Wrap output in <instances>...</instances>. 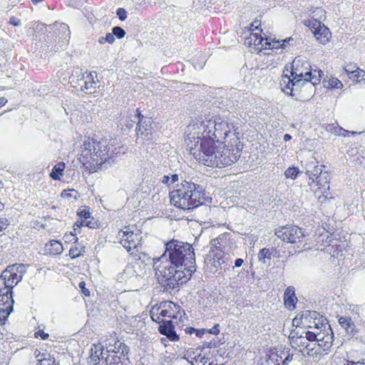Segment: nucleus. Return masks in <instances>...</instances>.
<instances>
[{"label":"nucleus","instance_id":"f704fd0d","mask_svg":"<svg viewBox=\"0 0 365 365\" xmlns=\"http://www.w3.org/2000/svg\"><path fill=\"white\" fill-rule=\"evenodd\" d=\"M304 335V337L305 339H308V342L309 343H314V342H323L324 340H326V336H323L321 334L317 333L315 334L312 331H304L302 333Z\"/></svg>","mask_w":365,"mask_h":365},{"label":"nucleus","instance_id":"e2e57ef3","mask_svg":"<svg viewBox=\"0 0 365 365\" xmlns=\"http://www.w3.org/2000/svg\"><path fill=\"white\" fill-rule=\"evenodd\" d=\"M350 307H351V306H350ZM359 309L360 307L357 305H354L353 309L349 308L350 310H351L352 312H355L357 314H359Z\"/></svg>","mask_w":365,"mask_h":365},{"label":"nucleus","instance_id":"4468645a","mask_svg":"<svg viewBox=\"0 0 365 365\" xmlns=\"http://www.w3.org/2000/svg\"><path fill=\"white\" fill-rule=\"evenodd\" d=\"M163 319L164 318L178 319L182 317L180 307L171 301L162 302Z\"/></svg>","mask_w":365,"mask_h":365},{"label":"nucleus","instance_id":"09e8293b","mask_svg":"<svg viewBox=\"0 0 365 365\" xmlns=\"http://www.w3.org/2000/svg\"><path fill=\"white\" fill-rule=\"evenodd\" d=\"M193 359L197 362L200 361V363L203 364V365H205V364L207 362V358L205 356H201V354H199L197 356H195L193 357Z\"/></svg>","mask_w":365,"mask_h":365},{"label":"nucleus","instance_id":"393cba45","mask_svg":"<svg viewBox=\"0 0 365 365\" xmlns=\"http://www.w3.org/2000/svg\"><path fill=\"white\" fill-rule=\"evenodd\" d=\"M297 297L293 287H288L284 294V305L287 308L292 309L295 307Z\"/></svg>","mask_w":365,"mask_h":365},{"label":"nucleus","instance_id":"37998d69","mask_svg":"<svg viewBox=\"0 0 365 365\" xmlns=\"http://www.w3.org/2000/svg\"><path fill=\"white\" fill-rule=\"evenodd\" d=\"M112 32L114 36H116L118 38H122L125 35V30L120 26H114L112 29Z\"/></svg>","mask_w":365,"mask_h":365},{"label":"nucleus","instance_id":"1a4fd4ad","mask_svg":"<svg viewBox=\"0 0 365 365\" xmlns=\"http://www.w3.org/2000/svg\"><path fill=\"white\" fill-rule=\"evenodd\" d=\"M26 272V266L24 264H14L8 266L3 271L1 278L4 281V286L12 289L21 280Z\"/></svg>","mask_w":365,"mask_h":365},{"label":"nucleus","instance_id":"4d7b16f0","mask_svg":"<svg viewBox=\"0 0 365 365\" xmlns=\"http://www.w3.org/2000/svg\"><path fill=\"white\" fill-rule=\"evenodd\" d=\"M191 330H193L196 335L199 337H202V336L206 332V329H195V328L190 327Z\"/></svg>","mask_w":365,"mask_h":365},{"label":"nucleus","instance_id":"680f3d73","mask_svg":"<svg viewBox=\"0 0 365 365\" xmlns=\"http://www.w3.org/2000/svg\"><path fill=\"white\" fill-rule=\"evenodd\" d=\"M178 180V175L177 174H173L171 175L170 182H172V184L175 183Z\"/></svg>","mask_w":365,"mask_h":365},{"label":"nucleus","instance_id":"052dcab7","mask_svg":"<svg viewBox=\"0 0 365 365\" xmlns=\"http://www.w3.org/2000/svg\"><path fill=\"white\" fill-rule=\"evenodd\" d=\"M293 41V38L292 37L282 40V48L285 47L287 44H290V41Z\"/></svg>","mask_w":365,"mask_h":365},{"label":"nucleus","instance_id":"9b49d317","mask_svg":"<svg viewBox=\"0 0 365 365\" xmlns=\"http://www.w3.org/2000/svg\"><path fill=\"white\" fill-rule=\"evenodd\" d=\"M12 289L4 287L0 289V324H4L14 309Z\"/></svg>","mask_w":365,"mask_h":365},{"label":"nucleus","instance_id":"b1692460","mask_svg":"<svg viewBox=\"0 0 365 365\" xmlns=\"http://www.w3.org/2000/svg\"><path fill=\"white\" fill-rule=\"evenodd\" d=\"M63 250L61 242L55 240H50L45 245V253L49 255H57L61 254Z\"/></svg>","mask_w":365,"mask_h":365},{"label":"nucleus","instance_id":"bb28decb","mask_svg":"<svg viewBox=\"0 0 365 365\" xmlns=\"http://www.w3.org/2000/svg\"><path fill=\"white\" fill-rule=\"evenodd\" d=\"M305 171L306 174L309 176V179L312 180V182H314V179L323 173L322 167L315 165L313 163L305 165Z\"/></svg>","mask_w":365,"mask_h":365},{"label":"nucleus","instance_id":"f3484780","mask_svg":"<svg viewBox=\"0 0 365 365\" xmlns=\"http://www.w3.org/2000/svg\"><path fill=\"white\" fill-rule=\"evenodd\" d=\"M158 331L173 341L178 340V336L174 330V326L172 324L171 320L163 319L158 327Z\"/></svg>","mask_w":365,"mask_h":365},{"label":"nucleus","instance_id":"58836bf2","mask_svg":"<svg viewBox=\"0 0 365 365\" xmlns=\"http://www.w3.org/2000/svg\"><path fill=\"white\" fill-rule=\"evenodd\" d=\"M271 251L267 248H263L262 249L259 254H258V259L259 261L262 262L263 263H266V259H271Z\"/></svg>","mask_w":365,"mask_h":365},{"label":"nucleus","instance_id":"20e7f679","mask_svg":"<svg viewBox=\"0 0 365 365\" xmlns=\"http://www.w3.org/2000/svg\"><path fill=\"white\" fill-rule=\"evenodd\" d=\"M310 63L301 57H296L292 63L291 76L283 74L280 81L284 93L294 96L293 91L297 90L304 83V78L311 76Z\"/></svg>","mask_w":365,"mask_h":365},{"label":"nucleus","instance_id":"4be33fe9","mask_svg":"<svg viewBox=\"0 0 365 365\" xmlns=\"http://www.w3.org/2000/svg\"><path fill=\"white\" fill-rule=\"evenodd\" d=\"M86 76H85L84 80V86H82V91L84 92H90L92 93L91 90L96 88V85L98 82L97 78V73L96 72H91L89 73H85Z\"/></svg>","mask_w":365,"mask_h":365},{"label":"nucleus","instance_id":"7c9ffc66","mask_svg":"<svg viewBox=\"0 0 365 365\" xmlns=\"http://www.w3.org/2000/svg\"><path fill=\"white\" fill-rule=\"evenodd\" d=\"M81 226L88 227L89 228H96L98 226L97 221H95L93 217L91 216L89 218L82 220L81 221L78 220L73 225L74 232H76L78 228H80ZM76 233L74 235L71 232V236H75Z\"/></svg>","mask_w":365,"mask_h":365},{"label":"nucleus","instance_id":"49530a36","mask_svg":"<svg viewBox=\"0 0 365 365\" xmlns=\"http://www.w3.org/2000/svg\"><path fill=\"white\" fill-rule=\"evenodd\" d=\"M116 14L120 21H124L127 18V11L123 8L118 9Z\"/></svg>","mask_w":365,"mask_h":365},{"label":"nucleus","instance_id":"f8f14e48","mask_svg":"<svg viewBox=\"0 0 365 365\" xmlns=\"http://www.w3.org/2000/svg\"><path fill=\"white\" fill-rule=\"evenodd\" d=\"M333 336L327 335L326 340L323 342L309 343L304 351V356L314 357L322 354V351L328 350L332 345Z\"/></svg>","mask_w":365,"mask_h":365},{"label":"nucleus","instance_id":"412c9836","mask_svg":"<svg viewBox=\"0 0 365 365\" xmlns=\"http://www.w3.org/2000/svg\"><path fill=\"white\" fill-rule=\"evenodd\" d=\"M338 322L347 335L352 337L356 334V326L350 317H340Z\"/></svg>","mask_w":365,"mask_h":365},{"label":"nucleus","instance_id":"c756f323","mask_svg":"<svg viewBox=\"0 0 365 365\" xmlns=\"http://www.w3.org/2000/svg\"><path fill=\"white\" fill-rule=\"evenodd\" d=\"M150 315L153 322L158 324H160L163 322L162 302L151 308Z\"/></svg>","mask_w":365,"mask_h":365},{"label":"nucleus","instance_id":"e433bc0d","mask_svg":"<svg viewBox=\"0 0 365 365\" xmlns=\"http://www.w3.org/2000/svg\"><path fill=\"white\" fill-rule=\"evenodd\" d=\"M282 47V41L271 38V37L265 36V46L264 48H279Z\"/></svg>","mask_w":365,"mask_h":365},{"label":"nucleus","instance_id":"a878e982","mask_svg":"<svg viewBox=\"0 0 365 365\" xmlns=\"http://www.w3.org/2000/svg\"><path fill=\"white\" fill-rule=\"evenodd\" d=\"M85 74L78 67L73 68L69 77V83L73 87L80 86V83L84 80Z\"/></svg>","mask_w":365,"mask_h":365},{"label":"nucleus","instance_id":"5701e85b","mask_svg":"<svg viewBox=\"0 0 365 365\" xmlns=\"http://www.w3.org/2000/svg\"><path fill=\"white\" fill-rule=\"evenodd\" d=\"M94 348H91V359L93 361L94 365H103L105 364V358L103 357V349L101 345H93Z\"/></svg>","mask_w":365,"mask_h":365},{"label":"nucleus","instance_id":"c9c22d12","mask_svg":"<svg viewBox=\"0 0 365 365\" xmlns=\"http://www.w3.org/2000/svg\"><path fill=\"white\" fill-rule=\"evenodd\" d=\"M324 86L330 88H340L343 86L342 83L335 77H331L328 80L323 81Z\"/></svg>","mask_w":365,"mask_h":365},{"label":"nucleus","instance_id":"423d86ee","mask_svg":"<svg viewBox=\"0 0 365 365\" xmlns=\"http://www.w3.org/2000/svg\"><path fill=\"white\" fill-rule=\"evenodd\" d=\"M108 144L106 140L96 141L88 138L84 141L81 153L79 157L80 162L87 168H98L107 161Z\"/></svg>","mask_w":365,"mask_h":365},{"label":"nucleus","instance_id":"3c124183","mask_svg":"<svg viewBox=\"0 0 365 365\" xmlns=\"http://www.w3.org/2000/svg\"><path fill=\"white\" fill-rule=\"evenodd\" d=\"M35 336L36 338L41 337L42 339H46L48 338L49 335L47 333H45L43 330H38L35 333Z\"/></svg>","mask_w":365,"mask_h":365},{"label":"nucleus","instance_id":"7ed1b4c3","mask_svg":"<svg viewBox=\"0 0 365 365\" xmlns=\"http://www.w3.org/2000/svg\"><path fill=\"white\" fill-rule=\"evenodd\" d=\"M202 188L194 182L184 180L170 192V202L182 210H192L202 204Z\"/></svg>","mask_w":365,"mask_h":365},{"label":"nucleus","instance_id":"864d4df0","mask_svg":"<svg viewBox=\"0 0 365 365\" xmlns=\"http://www.w3.org/2000/svg\"><path fill=\"white\" fill-rule=\"evenodd\" d=\"M86 284L84 282H80L79 284V287L81 289V292L82 293L85 295V296H89L90 295V292L88 291V289L86 288Z\"/></svg>","mask_w":365,"mask_h":365},{"label":"nucleus","instance_id":"6e6552de","mask_svg":"<svg viewBox=\"0 0 365 365\" xmlns=\"http://www.w3.org/2000/svg\"><path fill=\"white\" fill-rule=\"evenodd\" d=\"M129 347L123 342L117 341L113 345L106 348L107 356L105 357L106 365L123 364L128 360Z\"/></svg>","mask_w":365,"mask_h":365},{"label":"nucleus","instance_id":"a19ab883","mask_svg":"<svg viewBox=\"0 0 365 365\" xmlns=\"http://www.w3.org/2000/svg\"><path fill=\"white\" fill-rule=\"evenodd\" d=\"M37 365H56V361L53 357L48 355L47 357L38 359Z\"/></svg>","mask_w":365,"mask_h":365},{"label":"nucleus","instance_id":"13d9d810","mask_svg":"<svg viewBox=\"0 0 365 365\" xmlns=\"http://www.w3.org/2000/svg\"><path fill=\"white\" fill-rule=\"evenodd\" d=\"M260 26V22L258 21H255L252 23L250 26V29L253 31L258 29V27Z\"/></svg>","mask_w":365,"mask_h":365},{"label":"nucleus","instance_id":"c85d7f7f","mask_svg":"<svg viewBox=\"0 0 365 365\" xmlns=\"http://www.w3.org/2000/svg\"><path fill=\"white\" fill-rule=\"evenodd\" d=\"M319 316V314L315 311H305L302 314V319L304 320V322H302L303 324H308L310 322V320H309V319H314V325L317 327V328H319V322H320V318H318V317Z\"/></svg>","mask_w":365,"mask_h":365},{"label":"nucleus","instance_id":"8fccbe9b","mask_svg":"<svg viewBox=\"0 0 365 365\" xmlns=\"http://www.w3.org/2000/svg\"><path fill=\"white\" fill-rule=\"evenodd\" d=\"M206 332L214 335L218 334L220 333L219 324H216L211 329L206 330Z\"/></svg>","mask_w":365,"mask_h":365},{"label":"nucleus","instance_id":"39448f33","mask_svg":"<svg viewBox=\"0 0 365 365\" xmlns=\"http://www.w3.org/2000/svg\"><path fill=\"white\" fill-rule=\"evenodd\" d=\"M165 246L163 255H167L180 267L192 269V274L195 271V256L190 244L173 239L167 242Z\"/></svg>","mask_w":365,"mask_h":365},{"label":"nucleus","instance_id":"2eb2a0df","mask_svg":"<svg viewBox=\"0 0 365 365\" xmlns=\"http://www.w3.org/2000/svg\"><path fill=\"white\" fill-rule=\"evenodd\" d=\"M313 34L317 40L322 44L327 43L331 36L329 29L319 21H316L313 25Z\"/></svg>","mask_w":365,"mask_h":365},{"label":"nucleus","instance_id":"79ce46f5","mask_svg":"<svg viewBox=\"0 0 365 365\" xmlns=\"http://www.w3.org/2000/svg\"><path fill=\"white\" fill-rule=\"evenodd\" d=\"M115 41V37L114 35L112 33H107L106 36H102L98 38V42L101 44H103L106 42H108L109 43H113Z\"/></svg>","mask_w":365,"mask_h":365},{"label":"nucleus","instance_id":"a211bd4d","mask_svg":"<svg viewBox=\"0 0 365 365\" xmlns=\"http://www.w3.org/2000/svg\"><path fill=\"white\" fill-rule=\"evenodd\" d=\"M211 250L210 251V257L214 259V266L220 265V259H222L224 252L222 250L221 245H220L219 240L215 239L211 241Z\"/></svg>","mask_w":365,"mask_h":365},{"label":"nucleus","instance_id":"0eeeda50","mask_svg":"<svg viewBox=\"0 0 365 365\" xmlns=\"http://www.w3.org/2000/svg\"><path fill=\"white\" fill-rule=\"evenodd\" d=\"M125 230H120L118 236L120 237V243L130 255L138 257L143 252L142 236L139 233H134L128 227Z\"/></svg>","mask_w":365,"mask_h":365},{"label":"nucleus","instance_id":"6e6d98bb","mask_svg":"<svg viewBox=\"0 0 365 365\" xmlns=\"http://www.w3.org/2000/svg\"><path fill=\"white\" fill-rule=\"evenodd\" d=\"M160 181L168 186L172 185V182H170V177L169 175H163Z\"/></svg>","mask_w":365,"mask_h":365},{"label":"nucleus","instance_id":"f257e3e1","mask_svg":"<svg viewBox=\"0 0 365 365\" xmlns=\"http://www.w3.org/2000/svg\"><path fill=\"white\" fill-rule=\"evenodd\" d=\"M187 149L201 164L222 168L237 160L243 145L233 122L215 115L187 127Z\"/></svg>","mask_w":365,"mask_h":365},{"label":"nucleus","instance_id":"f03ea898","mask_svg":"<svg viewBox=\"0 0 365 365\" xmlns=\"http://www.w3.org/2000/svg\"><path fill=\"white\" fill-rule=\"evenodd\" d=\"M153 260L155 274L158 279L161 277V283L167 292L177 289L180 284L185 283L192 276V269L180 267L167 255H162Z\"/></svg>","mask_w":365,"mask_h":365},{"label":"nucleus","instance_id":"cd10ccee","mask_svg":"<svg viewBox=\"0 0 365 365\" xmlns=\"http://www.w3.org/2000/svg\"><path fill=\"white\" fill-rule=\"evenodd\" d=\"M344 71L346 73L348 77L354 81H365V72L359 68H356V70H351V68L346 67Z\"/></svg>","mask_w":365,"mask_h":365},{"label":"nucleus","instance_id":"ea45409f","mask_svg":"<svg viewBox=\"0 0 365 365\" xmlns=\"http://www.w3.org/2000/svg\"><path fill=\"white\" fill-rule=\"evenodd\" d=\"M300 173L299 169L296 167L288 168L285 172L284 175L287 178L294 180L297 178L298 174Z\"/></svg>","mask_w":365,"mask_h":365},{"label":"nucleus","instance_id":"72a5a7b5","mask_svg":"<svg viewBox=\"0 0 365 365\" xmlns=\"http://www.w3.org/2000/svg\"><path fill=\"white\" fill-rule=\"evenodd\" d=\"M324 76V72L322 70H311V76L304 78V83L311 82L312 85H317L320 82L321 78Z\"/></svg>","mask_w":365,"mask_h":365},{"label":"nucleus","instance_id":"5fc2aeb1","mask_svg":"<svg viewBox=\"0 0 365 365\" xmlns=\"http://www.w3.org/2000/svg\"><path fill=\"white\" fill-rule=\"evenodd\" d=\"M9 23L14 26H19L21 25V21L14 16L10 18Z\"/></svg>","mask_w":365,"mask_h":365},{"label":"nucleus","instance_id":"603ef678","mask_svg":"<svg viewBox=\"0 0 365 365\" xmlns=\"http://www.w3.org/2000/svg\"><path fill=\"white\" fill-rule=\"evenodd\" d=\"M217 346V342L215 340L205 341L203 343V348H215Z\"/></svg>","mask_w":365,"mask_h":365},{"label":"nucleus","instance_id":"2f4dec72","mask_svg":"<svg viewBox=\"0 0 365 365\" xmlns=\"http://www.w3.org/2000/svg\"><path fill=\"white\" fill-rule=\"evenodd\" d=\"M53 27L56 30L59 31V34H57L55 31L56 36H59L60 38H62L67 41V38H69L70 36V31L68 29V26L63 23H56L53 25Z\"/></svg>","mask_w":365,"mask_h":365},{"label":"nucleus","instance_id":"473e14b6","mask_svg":"<svg viewBox=\"0 0 365 365\" xmlns=\"http://www.w3.org/2000/svg\"><path fill=\"white\" fill-rule=\"evenodd\" d=\"M66 165L63 162H59L53 166L50 173V177L55 180H59L63 175Z\"/></svg>","mask_w":365,"mask_h":365},{"label":"nucleus","instance_id":"69168bd1","mask_svg":"<svg viewBox=\"0 0 365 365\" xmlns=\"http://www.w3.org/2000/svg\"><path fill=\"white\" fill-rule=\"evenodd\" d=\"M7 102V100L2 97V98H0V106H4Z\"/></svg>","mask_w":365,"mask_h":365},{"label":"nucleus","instance_id":"4c0bfd02","mask_svg":"<svg viewBox=\"0 0 365 365\" xmlns=\"http://www.w3.org/2000/svg\"><path fill=\"white\" fill-rule=\"evenodd\" d=\"M251 41H253L255 46H261L262 48H264L265 46V37H263L261 34H252L250 36Z\"/></svg>","mask_w":365,"mask_h":365},{"label":"nucleus","instance_id":"0e129e2a","mask_svg":"<svg viewBox=\"0 0 365 365\" xmlns=\"http://www.w3.org/2000/svg\"><path fill=\"white\" fill-rule=\"evenodd\" d=\"M292 359V358L290 357L289 356H287L285 359L283 361V365L288 364V363L291 361Z\"/></svg>","mask_w":365,"mask_h":365},{"label":"nucleus","instance_id":"774afa93","mask_svg":"<svg viewBox=\"0 0 365 365\" xmlns=\"http://www.w3.org/2000/svg\"><path fill=\"white\" fill-rule=\"evenodd\" d=\"M344 365H360L359 363H355L354 361H347L346 364Z\"/></svg>","mask_w":365,"mask_h":365},{"label":"nucleus","instance_id":"de8ad7c7","mask_svg":"<svg viewBox=\"0 0 365 365\" xmlns=\"http://www.w3.org/2000/svg\"><path fill=\"white\" fill-rule=\"evenodd\" d=\"M9 222L6 218H4V217L0 218V232H1L4 230H6V227L9 226Z\"/></svg>","mask_w":365,"mask_h":365},{"label":"nucleus","instance_id":"dca6fc26","mask_svg":"<svg viewBox=\"0 0 365 365\" xmlns=\"http://www.w3.org/2000/svg\"><path fill=\"white\" fill-rule=\"evenodd\" d=\"M315 182L319 186L318 189L321 190L322 195H319V199L322 197H327L329 191V175L327 172H323L318 178H316Z\"/></svg>","mask_w":365,"mask_h":365},{"label":"nucleus","instance_id":"6ab92c4d","mask_svg":"<svg viewBox=\"0 0 365 365\" xmlns=\"http://www.w3.org/2000/svg\"><path fill=\"white\" fill-rule=\"evenodd\" d=\"M140 264L138 262L128 264L123 272L121 273V278L124 281H128L132 279L136 278L139 274L138 272V269L140 268Z\"/></svg>","mask_w":365,"mask_h":365},{"label":"nucleus","instance_id":"338daca9","mask_svg":"<svg viewBox=\"0 0 365 365\" xmlns=\"http://www.w3.org/2000/svg\"><path fill=\"white\" fill-rule=\"evenodd\" d=\"M291 139H292V136H291L289 134H287H287H285V135H284V141H289V140H290Z\"/></svg>","mask_w":365,"mask_h":365},{"label":"nucleus","instance_id":"a18cd8bd","mask_svg":"<svg viewBox=\"0 0 365 365\" xmlns=\"http://www.w3.org/2000/svg\"><path fill=\"white\" fill-rule=\"evenodd\" d=\"M78 216L80 217L79 221H81L82 220H85V219L89 218V217L91 216L90 212H88V210H87L85 208L82 209V210H80L78 212Z\"/></svg>","mask_w":365,"mask_h":365},{"label":"nucleus","instance_id":"c03bdc74","mask_svg":"<svg viewBox=\"0 0 365 365\" xmlns=\"http://www.w3.org/2000/svg\"><path fill=\"white\" fill-rule=\"evenodd\" d=\"M83 255L81 253V251L78 250V248L76 246H73L69 250V256L71 258H77L80 256Z\"/></svg>","mask_w":365,"mask_h":365},{"label":"nucleus","instance_id":"ddd939ff","mask_svg":"<svg viewBox=\"0 0 365 365\" xmlns=\"http://www.w3.org/2000/svg\"><path fill=\"white\" fill-rule=\"evenodd\" d=\"M137 114L135 118L138 120L136 127V134L138 136L145 135L149 139L148 135H151L152 120L150 118L143 116L139 111L136 110Z\"/></svg>","mask_w":365,"mask_h":365},{"label":"nucleus","instance_id":"bf43d9fd","mask_svg":"<svg viewBox=\"0 0 365 365\" xmlns=\"http://www.w3.org/2000/svg\"><path fill=\"white\" fill-rule=\"evenodd\" d=\"M244 262V260L241 258H238L237 259H235V266L233 267H240L242 264Z\"/></svg>","mask_w":365,"mask_h":365},{"label":"nucleus","instance_id":"9d476101","mask_svg":"<svg viewBox=\"0 0 365 365\" xmlns=\"http://www.w3.org/2000/svg\"><path fill=\"white\" fill-rule=\"evenodd\" d=\"M275 235L284 242L297 243L302 242L305 235L302 228L295 225H287L275 230Z\"/></svg>","mask_w":365,"mask_h":365},{"label":"nucleus","instance_id":"aec40b11","mask_svg":"<svg viewBox=\"0 0 365 365\" xmlns=\"http://www.w3.org/2000/svg\"><path fill=\"white\" fill-rule=\"evenodd\" d=\"M292 334L289 339L292 347L300 348L299 351L304 354V351L309 344L308 339L304 337L303 334L300 336H297V333H292Z\"/></svg>","mask_w":365,"mask_h":365}]
</instances>
